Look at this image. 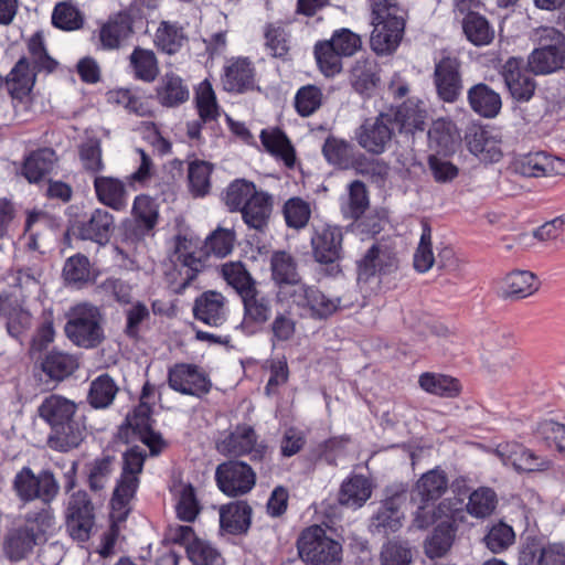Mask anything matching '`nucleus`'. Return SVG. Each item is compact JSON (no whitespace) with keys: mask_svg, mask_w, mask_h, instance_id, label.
Segmentation results:
<instances>
[{"mask_svg":"<svg viewBox=\"0 0 565 565\" xmlns=\"http://www.w3.org/2000/svg\"><path fill=\"white\" fill-rule=\"evenodd\" d=\"M392 137V118L387 114L365 120L355 132L358 143L373 154L383 153L390 146Z\"/></svg>","mask_w":565,"mask_h":565,"instance_id":"9d476101","label":"nucleus"},{"mask_svg":"<svg viewBox=\"0 0 565 565\" xmlns=\"http://www.w3.org/2000/svg\"><path fill=\"white\" fill-rule=\"evenodd\" d=\"M448 489V478L443 470L433 469L424 473L416 482L413 492V502H434Z\"/></svg>","mask_w":565,"mask_h":565,"instance_id":"7c9ffc66","label":"nucleus"},{"mask_svg":"<svg viewBox=\"0 0 565 565\" xmlns=\"http://www.w3.org/2000/svg\"><path fill=\"white\" fill-rule=\"evenodd\" d=\"M468 100L477 114L488 118L494 117L501 108L499 94L481 83L468 90Z\"/></svg>","mask_w":565,"mask_h":565,"instance_id":"e433bc0d","label":"nucleus"},{"mask_svg":"<svg viewBox=\"0 0 565 565\" xmlns=\"http://www.w3.org/2000/svg\"><path fill=\"white\" fill-rule=\"evenodd\" d=\"M221 274L224 280L238 296L257 286L245 265L241 262H228L222 265Z\"/></svg>","mask_w":565,"mask_h":565,"instance_id":"8fccbe9b","label":"nucleus"},{"mask_svg":"<svg viewBox=\"0 0 565 565\" xmlns=\"http://www.w3.org/2000/svg\"><path fill=\"white\" fill-rule=\"evenodd\" d=\"M132 34V21L126 13L110 17L99 29V42L105 50H117Z\"/></svg>","mask_w":565,"mask_h":565,"instance_id":"cd10ccee","label":"nucleus"},{"mask_svg":"<svg viewBox=\"0 0 565 565\" xmlns=\"http://www.w3.org/2000/svg\"><path fill=\"white\" fill-rule=\"evenodd\" d=\"M495 455L503 465L511 466L518 471H539L551 467L552 461L536 456L532 450L518 443L501 444L495 449Z\"/></svg>","mask_w":565,"mask_h":565,"instance_id":"2eb2a0df","label":"nucleus"},{"mask_svg":"<svg viewBox=\"0 0 565 565\" xmlns=\"http://www.w3.org/2000/svg\"><path fill=\"white\" fill-rule=\"evenodd\" d=\"M76 361L68 354L51 352L42 362V370L53 380H63L76 369Z\"/></svg>","mask_w":565,"mask_h":565,"instance_id":"680f3d73","label":"nucleus"},{"mask_svg":"<svg viewBox=\"0 0 565 565\" xmlns=\"http://www.w3.org/2000/svg\"><path fill=\"white\" fill-rule=\"evenodd\" d=\"M469 151L480 161L493 163L503 157L502 136L493 128H478L467 137Z\"/></svg>","mask_w":565,"mask_h":565,"instance_id":"aec40b11","label":"nucleus"},{"mask_svg":"<svg viewBox=\"0 0 565 565\" xmlns=\"http://www.w3.org/2000/svg\"><path fill=\"white\" fill-rule=\"evenodd\" d=\"M273 210L271 196L264 192L257 191L247 204L241 211L244 222L252 228L263 231L269 221Z\"/></svg>","mask_w":565,"mask_h":565,"instance_id":"473e14b6","label":"nucleus"},{"mask_svg":"<svg viewBox=\"0 0 565 565\" xmlns=\"http://www.w3.org/2000/svg\"><path fill=\"white\" fill-rule=\"evenodd\" d=\"M117 392L118 387L109 375H99L90 383L88 402L94 408H106L113 403Z\"/></svg>","mask_w":565,"mask_h":565,"instance_id":"864d4df0","label":"nucleus"},{"mask_svg":"<svg viewBox=\"0 0 565 565\" xmlns=\"http://www.w3.org/2000/svg\"><path fill=\"white\" fill-rule=\"evenodd\" d=\"M260 140L269 153L281 159L287 167L294 166L296 159L295 149L281 130H263L260 134Z\"/></svg>","mask_w":565,"mask_h":565,"instance_id":"79ce46f5","label":"nucleus"},{"mask_svg":"<svg viewBox=\"0 0 565 565\" xmlns=\"http://www.w3.org/2000/svg\"><path fill=\"white\" fill-rule=\"evenodd\" d=\"M220 489L227 495H242L252 490L256 475L243 461H228L221 463L215 472Z\"/></svg>","mask_w":565,"mask_h":565,"instance_id":"9b49d317","label":"nucleus"},{"mask_svg":"<svg viewBox=\"0 0 565 565\" xmlns=\"http://www.w3.org/2000/svg\"><path fill=\"white\" fill-rule=\"evenodd\" d=\"M169 386L182 394L201 396L211 388L209 379L196 366L177 364L169 370Z\"/></svg>","mask_w":565,"mask_h":565,"instance_id":"f3484780","label":"nucleus"},{"mask_svg":"<svg viewBox=\"0 0 565 565\" xmlns=\"http://www.w3.org/2000/svg\"><path fill=\"white\" fill-rule=\"evenodd\" d=\"M55 525L56 522L53 510L46 507L38 511L29 512L25 516V525L22 529L28 532L38 544H42L54 533Z\"/></svg>","mask_w":565,"mask_h":565,"instance_id":"f704fd0d","label":"nucleus"},{"mask_svg":"<svg viewBox=\"0 0 565 565\" xmlns=\"http://www.w3.org/2000/svg\"><path fill=\"white\" fill-rule=\"evenodd\" d=\"M426 110L422 102L407 100L395 113L401 132L414 134L425 129Z\"/></svg>","mask_w":565,"mask_h":565,"instance_id":"4c0bfd02","label":"nucleus"},{"mask_svg":"<svg viewBox=\"0 0 565 565\" xmlns=\"http://www.w3.org/2000/svg\"><path fill=\"white\" fill-rule=\"evenodd\" d=\"M223 86L227 92L244 93L255 86V68L245 57L233 58L225 66Z\"/></svg>","mask_w":565,"mask_h":565,"instance_id":"a878e982","label":"nucleus"},{"mask_svg":"<svg viewBox=\"0 0 565 565\" xmlns=\"http://www.w3.org/2000/svg\"><path fill=\"white\" fill-rule=\"evenodd\" d=\"M257 190L253 182L244 179L233 181L226 189L225 204L228 209L234 211H242L247 204V201L256 194Z\"/></svg>","mask_w":565,"mask_h":565,"instance_id":"bf43d9fd","label":"nucleus"},{"mask_svg":"<svg viewBox=\"0 0 565 565\" xmlns=\"http://www.w3.org/2000/svg\"><path fill=\"white\" fill-rule=\"evenodd\" d=\"M39 545L22 527L10 533L4 541V553L11 561H20Z\"/></svg>","mask_w":565,"mask_h":565,"instance_id":"052dcab7","label":"nucleus"},{"mask_svg":"<svg viewBox=\"0 0 565 565\" xmlns=\"http://www.w3.org/2000/svg\"><path fill=\"white\" fill-rule=\"evenodd\" d=\"M418 382L424 391L440 397H455L460 392L458 381L443 374L424 373Z\"/></svg>","mask_w":565,"mask_h":565,"instance_id":"603ef678","label":"nucleus"},{"mask_svg":"<svg viewBox=\"0 0 565 565\" xmlns=\"http://www.w3.org/2000/svg\"><path fill=\"white\" fill-rule=\"evenodd\" d=\"M398 258L386 242L373 244L358 263V286L364 300L380 291L383 278L397 271Z\"/></svg>","mask_w":565,"mask_h":565,"instance_id":"20e7f679","label":"nucleus"},{"mask_svg":"<svg viewBox=\"0 0 565 565\" xmlns=\"http://www.w3.org/2000/svg\"><path fill=\"white\" fill-rule=\"evenodd\" d=\"M175 498V509L179 519L185 522H193L200 512V504L192 484L180 483L177 486Z\"/></svg>","mask_w":565,"mask_h":565,"instance_id":"13d9d810","label":"nucleus"},{"mask_svg":"<svg viewBox=\"0 0 565 565\" xmlns=\"http://www.w3.org/2000/svg\"><path fill=\"white\" fill-rule=\"evenodd\" d=\"M417 510L414 513L413 524L417 529H426L439 519H455V513L460 510V501L457 498H447L443 500L437 507H433L429 502H419Z\"/></svg>","mask_w":565,"mask_h":565,"instance_id":"c85d7f7f","label":"nucleus"},{"mask_svg":"<svg viewBox=\"0 0 565 565\" xmlns=\"http://www.w3.org/2000/svg\"><path fill=\"white\" fill-rule=\"evenodd\" d=\"M322 152L329 163L342 169H348L352 163V147L344 140L327 138Z\"/></svg>","mask_w":565,"mask_h":565,"instance_id":"e2e57ef3","label":"nucleus"},{"mask_svg":"<svg viewBox=\"0 0 565 565\" xmlns=\"http://www.w3.org/2000/svg\"><path fill=\"white\" fill-rule=\"evenodd\" d=\"M313 257L321 264L338 260L342 252V231L338 226L322 224L315 227L311 237Z\"/></svg>","mask_w":565,"mask_h":565,"instance_id":"6ab92c4d","label":"nucleus"},{"mask_svg":"<svg viewBox=\"0 0 565 565\" xmlns=\"http://www.w3.org/2000/svg\"><path fill=\"white\" fill-rule=\"evenodd\" d=\"M540 47L529 56L527 65L534 74H550L565 68V34L553 26L534 30Z\"/></svg>","mask_w":565,"mask_h":565,"instance_id":"0eeeda50","label":"nucleus"},{"mask_svg":"<svg viewBox=\"0 0 565 565\" xmlns=\"http://www.w3.org/2000/svg\"><path fill=\"white\" fill-rule=\"evenodd\" d=\"M39 416L51 427L47 446L56 451L66 452L77 448L86 437V424L78 416L77 405L61 395H50L38 409Z\"/></svg>","mask_w":565,"mask_h":565,"instance_id":"f257e3e1","label":"nucleus"},{"mask_svg":"<svg viewBox=\"0 0 565 565\" xmlns=\"http://www.w3.org/2000/svg\"><path fill=\"white\" fill-rule=\"evenodd\" d=\"M35 82V74L30 68L26 58H21L14 65L7 77V85L13 98L22 99L32 89Z\"/></svg>","mask_w":565,"mask_h":565,"instance_id":"a19ab883","label":"nucleus"},{"mask_svg":"<svg viewBox=\"0 0 565 565\" xmlns=\"http://www.w3.org/2000/svg\"><path fill=\"white\" fill-rule=\"evenodd\" d=\"M455 529L449 521L440 522L425 541V553L429 558L443 557L451 547Z\"/></svg>","mask_w":565,"mask_h":565,"instance_id":"09e8293b","label":"nucleus"},{"mask_svg":"<svg viewBox=\"0 0 565 565\" xmlns=\"http://www.w3.org/2000/svg\"><path fill=\"white\" fill-rule=\"evenodd\" d=\"M218 449L233 456L250 454L254 461H263L267 456L266 446L257 444L256 434L248 426L237 427L218 445Z\"/></svg>","mask_w":565,"mask_h":565,"instance_id":"a211bd4d","label":"nucleus"},{"mask_svg":"<svg viewBox=\"0 0 565 565\" xmlns=\"http://www.w3.org/2000/svg\"><path fill=\"white\" fill-rule=\"evenodd\" d=\"M150 414V405L140 401L134 413L127 416V424L139 436L140 440L150 448L151 454L157 455L162 448V439L151 428Z\"/></svg>","mask_w":565,"mask_h":565,"instance_id":"b1692460","label":"nucleus"},{"mask_svg":"<svg viewBox=\"0 0 565 565\" xmlns=\"http://www.w3.org/2000/svg\"><path fill=\"white\" fill-rule=\"evenodd\" d=\"M96 196L100 203L116 211L127 205V191L121 180L113 177H96L94 180Z\"/></svg>","mask_w":565,"mask_h":565,"instance_id":"2f4dec72","label":"nucleus"},{"mask_svg":"<svg viewBox=\"0 0 565 565\" xmlns=\"http://www.w3.org/2000/svg\"><path fill=\"white\" fill-rule=\"evenodd\" d=\"M401 495L392 497L384 501L383 505L373 519V526L379 533L387 534L396 532L402 526L403 513L399 505Z\"/></svg>","mask_w":565,"mask_h":565,"instance_id":"ea45409f","label":"nucleus"},{"mask_svg":"<svg viewBox=\"0 0 565 565\" xmlns=\"http://www.w3.org/2000/svg\"><path fill=\"white\" fill-rule=\"evenodd\" d=\"M512 169L527 178L564 175L565 160L543 151L530 152L515 157Z\"/></svg>","mask_w":565,"mask_h":565,"instance_id":"f8f14e48","label":"nucleus"},{"mask_svg":"<svg viewBox=\"0 0 565 565\" xmlns=\"http://www.w3.org/2000/svg\"><path fill=\"white\" fill-rule=\"evenodd\" d=\"M539 288V279L532 271L516 269L501 280L499 296L503 299H521L533 295Z\"/></svg>","mask_w":565,"mask_h":565,"instance_id":"393cba45","label":"nucleus"},{"mask_svg":"<svg viewBox=\"0 0 565 565\" xmlns=\"http://www.w3.org/2000/svg\"><path fill=\"white\" fill-rule=\"evenodd\" d=\"M371 497V484L364 477L354 476L342 483L339 502L349 508H360Z\"/></svg>","mask_w":565,"mask_h":565,"instance_id":"37998d69","label":"nucleus"},{"mask_svg":"<svg viewBox=\"0 0 565 565\" xmlns=\"http://www.w3.org/2000/svg\"><path fill=\"white\" fill-rule=\"evenodd\" d=\"M146 455L138 447L129 449L124 455V466L120 480L114 491L113 505L124 507L134 497L139 479L138 475L142 471Z\"/></svg>","mask_w":565,"mask_h":565,"instance_id":"ddd939ff","label":"nucleus"},{"mask_svg":"<svg viewBox=\"0 0 565 565\" xmlns=\"http://www.w3.org/2000/svg\"><path fill=\"white\" fill-rule=\"evenodd\" d=\"M243 303L241 328L253 332L254 328L264 326L271 317V299L257 286L239 296Z\"/></svg>","mask_w":565,"mask_h":565,"instance_id":"dca6fc26","label":"nucleus"},{"mask_svg":"<svg viewBox=\"0 0 565 565\" xmlns=\"http://www.w3.org/2000/svg\"><path fill=\"white\" fill-rule=\"evenodd\" d=\"M322 92L318 86L307 85L299 88L295 97V107L302 117L316 113L322 105Z\"/></svg>","mask_w":565,"mask_h":565,"instance_id":"338daca9","label":"nucleus"},{"mask_svg":"<svg viewBox=\"0 0 565 565\" xmlns=\"http://www.w3.org/2000/svg\"><path fill=\"white\" fill-rule=\"evenodd\" d=\"M522 559L536 563V565H565V544L552 543L544 546H527L522 552Z\"/></svg>","mask_w":565,"mask_h":565,"instance_id":"c03bdc74","label":"nucleus"},{"mask_svg":"<svg viewBox=\"0 0 565 565\" xmlns=\"http://www.w3.org/2000/svg\"><path fill=\"white\" fill-rule=\"evenodd\" d=\"M78 230L83 239L104 244L108 242L114 230V217L108 211L96 209L90 217L81 224Z\"/></svg>","mask_w":565,"mask_h":565,"instance_id":"72a5a7b5","label":"nucleus"},{"mask_svg":"<svg viewBox=\"0 0 565 565\" xmlns=\"http://www.w3.org/2000/svg\"><path fill=\"white\" fill-rule=\"evenodd\" d=\"M504 83L513 98L527 102L534 94L535 82L529 71L523 68V62L519 58H509L502 68Z\"/></svg>","mask_w":565,"mask_h":565,"instance_id":"4be33fe9","label":"nucleus"},{"mask_svg":"<svg viewBox=\"0 0 565 565\" xmlns=\"http://www.w3.org/2000/svg\"><path fill=\"white\" fill-rule=\"evenodd\" d=\"M55 161V152L52 149H41L25 159L23 174L29 182H39L53 169Z\"/></svg>","mask_w":565,"mask_h":565,"instance_id":"49530a36","label":"nucleus"},{"mask_svg":"<svg viewBox=\"0 0 565 565\" xmlns=\"http://www.w3.org/2000/svg\"><path fill=\"white\" fill-rule=\"evenodd\" d=\"M103 316L98 307L81 302L67 312L66 337L77 347L92 349L104 340Z\"/></svg>","mask_w":565,"mask_h":565,"instance_id":"39448f33","label":"nucleus"},{"mask_svg":"<svg viewBox=\"0 0 565 565\" xmlns=\"http://www.w3.org/2000/svg\"><path fill=\"white\" fill-rule=\"evenodd\" d=\"M462 29L467 39L478 46L489 44L494 36V32L488 21L475 12H469L466 15L462 22Z\"/></svg>","mask_w":565,"mask_h":565,"instance_id":"6e6d98bb","label":"nucleus"},{"mask_svg":"<svg viewBox=\"0 0 565 565\" xmlns=\"http://www.w3.org/2000/svg\"><path fill=\"white\" fill-rule=\"evenodd\" d=\"M297 550L306 565H340L342 562V545L320 525H311L300 533Z\"/></svg>","mask_w":565,"mask_h":565,"instance_id":"423d86ee","label":"nucleus"},{"mask_svg":"<svg viewBox=\"0 0 565 565\" xmlns=\"http://www.w3.org/2000/svg\"><path fill=\"white\" fill-rule=\"evenodd\" d=\"M157 95L163 106L173 107L185 102L189 97V92L183 86L182 79L179 76L173 73H167L161 79Z\"/></svg>","mask_w":565,"mask_h":565,"instance_id":"3c124183","label":"nucleus"},{"mask_svg":"<svg viewBox=\"0 0 565 565\" xmlns=\"http://www.w3.org/2000/svg\"><path fill=\"white\" fill-rule=\"evenodd\" d=\"M537 440L544 443L550 448L565 458V425L552 419L540 422L535 429Z\"/></svg>","mask_w":565,"mask_h":565,"instance_id":"5fc2aeb1","label":"nucleus"},{"mask_svg":"<svg viewBox=\"0 0 565 565\" xmlns=\"http://www.w3.org/2000/svg\"><path fill=\"white\" fill-rule=\"evenodd\" d=\"M63 277L68 285L82 286L90 280V264L86 256L70 257L63 268Z\"/></svg>","mask_w":565,"mask_h":565,"instance_id":"0e129e2a","label":"nucleus"},{"mask_svg":"<svg viewBox=\"0 0 565 565\" xmlns=\"http://www.w3.org/2000/svg\"><path fill=\"white\" fill-rule=\"evenodd\" d=\"M434 83L440 99L456 102L462 90L460 61L455 56L443 57L435 66Z\"/></svg>","mask_w":565,"mask_h":565,"instance_id":"4468645a","label":"nucleus"},{"mask_svg":"<svg viewBox=\"0 0 565 565\" xmlns=\"http://www.w3.org/2000/svg\"><path fill=\"white\" fill-rule=\"evenodd\" d=\"M226 298L217 291L203 292L194 301L193 315L195 319L211 327H221L226 321Z\"/></svg>","mask_w":565,"mask_h":565,"instance_id":"5701e85b","label":"nucleus"},{"mask_svg":"<svg viewBox=\"0 0 565 565\" xmlns=\"http://www.w3.org/2000/svg\"><path fill=\"white\" fill-rule=\"evenodd\" d=\"M429 147L437 153L447 156L456 150L461 137L456 125L448 119L435 120L428 130Z\"/></svg>","mask_w":565,"mask_h":565,"instance_id":"c756f323","label":"nucleus"},{"mask_svg":"<svg viewBox=\"0 0 565 565\" xmlns=\"http://www.w3.org/2000/svg\"><path fill=\"white\" fill-rule=\"evenodd\" d=\"M129 62L136 78L147 83L156 79L159 67L153 51L136 47L129 57Z\"/></svg>","mask_w":565,"mask_h":565,"instance_id":"de8ad7c7","label":"nucleus"},{"mask_svg":"<svg viewBox=\"0 0 565 565\" xmlns=\"http://www.w3.org/2000/svg\"><path fill=\"white\" fill-rule=\"evenodd\" d=\"M55 26L72 31L82 28L84 19L79 10L70 2L57 3L52 14Z\"/></svg>","mask_w":565,"mask_h":565,"instance_id":"774afa93","label":"nucleus"},{"mask_svg":"<svg viewBox=\"0 0 565 565\" xmlns=\"http://www.w3.org/2000/svg\"><path fill=\"white\" fill-rule=\"evenodd\" d=\"M13 490L25 503L39 499L49 504L58 494L60 484L50 470L35 475L31 468L23 467L13 479Z\"/></svg>","mask_w":565,"mask_h":565,"instance_id":"6e6552de","label":"nucleus"},{"mask_svg":"<svg viewBox=\"0 0 565 565\" xmlns=\"http://www.w3.org/2000/svg\"><path fill=\"white\" fill-rule=\"evenodd\" d=\"M315 55L320 71L326 76L340 73L342 68L341 56L343 55L329 41L316 44Z\"/></svg>","mask_w":565,"mask_h":565,"instance_id":"69168bd1","label":"nucleus"},{"mask_svg":"<svg viewBox=\"0 0 565 565\" xmlns=\"http://www.w3.org/2000/svg\"><path fill=\"white\" fill-rule=\"evenodd\" d=\"M271 278L280 287V295L288 296L291 287L300 286L296 259L285 250L274 252L270 257Z\"/></svg>","mask_w":565,"mask_h":565,"instance_id":"bb28decb","label":"nucleus"},{"mask_svg":"<svg viewBox=\"0 0 565 565\" xmlns=\"http://www.w3.org/2000/svg\"><path fill=\"white\" fill-rule=\"evenodd\" d=\"M373 31L371 49L377 55H388L396 51L405 31L406 11L396 0H370Z\"/></svg>","mask_w":565,"mask_h":565,"instance_id":"f03ea898","label":"nucleus"},{"mask_svg":"<svg viewBox=\"0 0 565 565\" xmlns=\"http://www.w3.org/2000/svg\"><path fill=\"white\" fill-rule=\"evenodd\" d=\"M497 503L495 492L490 488L482 487L469 495L466 508L470 515L477 519H484L494 512Z\"/></svg>","mask_w":565,"mask_h":565,"instance_id":"4d7b16f0","label":"nucleus"},{"mask_svg":"<svg viewBox=\"0 0 565 565\" xmlns=\"http://www.w3.org/2000/svg\"><path fill=\"white\" fill-rule=\"evenodd\" d=\"M186 40L183 28L170 21H162L154 35L157 47L168 54L177 53Z\"/></svg>","mask_w":565,"mask_h":565,"instance_id":"a18cd8bd","label":"nucleus"},{"mask_svg":"<svg viewBox=\"0 0 565 565\" xmlns=\"http://www.w3.org/2000/svg\"><path fill=\"white\" fill-rule=\"evenodd\" d=\"M288 297L299 310L300 317L319 321L327 320L339 310L365 305V300H360L354 290H348L339 297H331L319 288L305 284L291 287Z\"/></svg>","mask_w":565,"mask_h":565,"instance_id":"7ed1b4c3","label":"nucleus"},{"mask_svg":"<svg viewBox=\"0 0 565 565\" xmlns=\"http://www.w3.org/2000/svg\"><path fill=\"white\" fill-rule=\"evenodd\" d=\"M380 82L379 66L372 60H358L351 68L350 83L360 94H370Z\"/></svg>","mask_w":565,"mask_h":565,"instance_id":"58836bf2","label":"nucleus"},{"mask_svg":"<svg viewBox=\"0 0 565 565\" xmlns=\"http://www.w3.org/2000/svg\"><path fill=\"white\" fill-rule=\"evenodd\" d=\"M172 262L181 277L180 282L174 287L177 292H182L194 280L198 273L204 268L201 255H195L186 239H178Z\"/></svg>","mask_w":565,"mask_h":565,"instance_id":"412c9836","label":"nucleus"},{"mask_svg":"<svg viewBox=\"0 0 565 565\" xmlns=\"http://www.w3.org/2000/svg\"><path fill=\"white\" fill-rule=\"evenodd\" d=\"M95 524L94 507L84 491H77L70 498L66 510V530L71 537L86 542Z\"/></svg>","mask_w":565,"mask_h":565,"instance_id":"1a4fd4ad","label":"nucleus"},{"mask_svg":"<svg viewBox=\"0 0 565 565\" xmlns=\"http://www.w3.org/2000/svg\"><path fill=\"white\" fill-rule=\"evenodd\" d=\"M250 507L244 501L223 505L220 511L221 527L232 534L245 532L250 523Z\"/></svg>","mask_w":565,"mask_h":565,"instance_id":"c9c22d12","label":"nucleus"}]
</instances>
